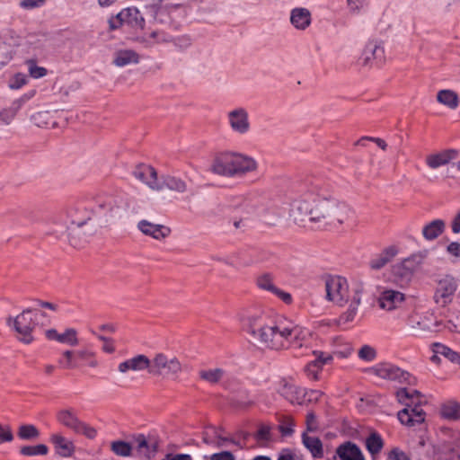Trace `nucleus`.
<instances>
[{"mask_svg": "<svg viewBox=\"0 0 460 460\" xmlns=\"http://www.w3.org/2000/svg\"><path fill=\"white\" fill-rule=\"evenodd\" d=\"M297 197L291 203V216L295 222H310L323 225L342 224L349 208L331 197L320 180H306L297 187Z\"/></svg>", "mask_w": 460, "mask_h": 460, "instance_id": "nucleus-1", "label": "nucleus"}, {"mask_svg": "<svg viewBox=\"0 0 460 460\" xmlns=\"http://www.w3.org/2000/svg\"><path fill=\"white\" fill-rule=\"evenodd\" d=\"M243 325L252 338L267 349L280 350L301 348L307 331L287 320L268 323L260 311H249L243 315Z\"/></svg>", "mask_w": 460, "mask_h": 460, "instance_id": "nucleus-2", "label": "nucleus"}, {"mask_svg": "<svg viewBox=\"0 0 460 460\" xmlns=\"http://www.w3.org/2000/svg\"><path fill=\"white\" fill-rule=\"evenodd\" d=\"M39 314L45 316L43 312L27 308L16 317L13 318L10 316L7 318V325L15 331L16 337L20 341L25 344L32 342V332L38 324L36 318Z\"/></svg>", "mask_w": 460, "mask_h": 460, "instance_id": "nucleus-3", "label": "nucleus"}, {"mask_svg": "<svg viewBox=\"0 0 460 460\" xmlns=\"http://www.w3.org/2000/svg\"><path fill=\"white\" fill-rule=\"evenodd\" d=\"M21 46L26 59L44 60L49 55L50 39L46 33L29 34Z\"/></svg>", "mask_w": 460, "mask_h": 460, "instance_id": "nucleus-4", "label": "nucleus"}, {"mask_svg": "<svg viewBox=\"0 0 460 460\" xmlns=\"http://www.w3.org/2000/svg\"><path fill=\"white\" fill-rule=\"evenodd\" d=\"M181 371V365L175 357L158 353L150 360L149 374L153 376H176Z\"/></svg>", "mask_w": 460, "mask_h": 460, "instance_id": "nucleus-5", "label": "nucleus"}, {"mask_svg": "<svg viewBox=\"0 0 460 460\" xmlns=\"http://www.w3.org/2000/svg\"><path fill=\"white\" fill-rule=\"evenodd\" d=\"M369 372L390 381H395L400 384L411 385L414 383L415 378L411 376L407 371L401 369L400 367L391 363H380L369 369Z\"/></svg>", "mask_w": 460, "mask_h": 460, "instance_id": "nucleus-6", "label": "nucleus"}, {"mask_svg": "<svg viewBox=\"0 0 460 460\" xmlns=\"http://www.w3.org/2000/svg\"><path fill=\"white\" fill-rule=\"evenodd\" d=\"M326 297L328 300L343 305L349 299L347 279L341 276H329L325 279Z\"/></svg>", "mask_w": 460, "mask_h": 460, "instance_id": "nucleus-7", "label": "nucleus"}, {"mask_svg": "<svg viewBox=\"0 0 460 460\" xmlns=\"http://www.w3.org/2000/svg\"><path fill=\"white\" fill-rule=\"evenodd\" d=\"M57 418L62 425L76 434L85 436L89 439H93L97 435V430L93 427L80 420L71 410L58 411Z\"/></svg>", "mask_w": 460, "mask_h": 460, "instance_id": "nucleus-8", "label": "nucleus"}, {"mask_svg": "<svg viewBox=\"0 0 460 460\" xmlns=\"http://www.w3.org/2000/svg\"><path fill=\"white\" fill-rule=\"evenodd\" d=\"M458 288V280L450 275L445 276L438 280L435 291V302L441 306H446L451 303L453 296Z\"/></svg>", "mask_w": 460, "mask_h": 460, "instance_id": "nucleus-9", "label": "nucleus"}, {"mask_svg": "<svg viewBox=\"0 0 460 460\" xmlns=\"http://www.w3.org/2000/svg\"><path fill=\"white\" fill-rule=\"evenodd\" d=\"M421 400H419L415 403L405 402V408L401 410L397 414L399 421L409 427H413L424 422L425 412L421 409Z\"/></svg>", "mask_w": 460, "mask_h": 460, "instance_id": "nucleus-10", "label": "nucleus"}, {"mask_svg": "<svg viewBox=\"0 0 460 460\" xmlns=\"http://www.w3.org/2000/svg\"><path fill=\"white\" fill-rule=\"evenodd\" d=\"M385 59V50L381 43L377 40L368 41L358 59V63L362 66H368L372 65V60H375L377 66L383 64Z\"/></svg>", "mask_w": 460, "mask_h": 460, "instance_id": "nucleus-11", "label": "nucleus"}, {"mask_svg": "<svg viewBox=\"0 0 460 460\" xmlns=\"http://www.w3.org/2000/svg\"><path fill=\"white\" fill-rule=\"evenodd\" d=\"M140 456L151 458L158 450V440L154 436L138 434L134 438V447Z\"/></svg>", "mask_w": 460, "mask_h": 460, "instance_id": "nucleus-12", "label": "nucleus"}, {"mask_svg": "<svg viewBox=\"0 0 460 460\" xmlns=\"http://www.w3.org/2000/svg\"><path fill=\"white\" fill-rule=\"evenodd\" d=\"M133 175L153 190H161V185H158L159 178L157 172L154 167L146 164H138L134 169Z\"/></svg>", "mask_w": 460, "mask_h": 460, "instance_id": "nucleus-13", "label": "nucleus"}, {"mask_svg": "<svg viewBox=\"0 0 460 460\" xmlns=\"http://www.w3.org/2000/svg\"><path fill=\"white\" fill-rule=\"evenodd\" d=\"M211 171L218 175L234 176V153H222L217 155L211 165Z\"/></svg>", "mask_w": 460, "mask_h": 460, "instance_id": "nucleus-14", "label": "nucleus"}, {"mask_svg": "<svg viewBox=\"0 0 460 460\" xmlns=\"http://www.w3.org/2000/svg\"><path fill=\"white\" fill-rule=\"evenodd\" d=\"M228 122L231 128L239 134H245L249 131L250 123L248 112L243 108H237L228 112Z\"/></svg>", "mask_w": 460, "mask_h": 460, "instance_id": "nucleus-15", "label": "nucleus"}, {"mask_svg": "<svg viewBox=\"0 0 460 460\" xmlns=\"http://www.w3.org/2000/svg\"><path fill=\"white\" fill-rule=\"evenodd\" d=\"M405 299L404 294L394 289H384L378 297L380 308L392 311L401 306Z\"/></svg>", "mask_w": 460, "mask_h": 460, "instance_id": "nucleus-16", "label": "nucleus"}, {"mask_svg": "<svg viewBox=\"0 0 460 460\" xmlns=\"http://www.w3.org/2000/svg\"><path fill=\"white\" fill-rule=\"evenodd\" d=\"M333 460H366L360 447L351 442L346 441L337 447Z\"/></svg>", "mask_w": 460, "mask_h": 460, "instance_id": "nucleus-17", "label": "nucleus"}, {"mask_svg": "<svg viewBox=\"0 0 460 460\" xmlns=\"http://www.w3.org/2000/svg\"><path fill=\"white\" fill-rule=\"evenodd\" d=\"M150 359L146 355H137L131 358H128L118 366V370L126 374L128 371H142L147 369L149 371Z\"/></svg>", "mask_w": 460, "mask_h": 460, "instance_id": "nucleus-18", "label": "nucleus"}, {"mask_svg": "<svg viewBox=\"0 0 460 460\" xmlns=\"http://www.w3.org/2000/svg\"><path fill=\"white\" fill-rule=\"evenodd\" d=\"M137 228L145 235L151 236L156 240L165 238L171 233L170 228L163 225L153 224L147 220L139 221L137 224Z\"/></svg>", "mask_w": 460, "mask_h": 460, "instance_id": "nucleus-19", "label": "nucleus"}, {"mask_svg": "<svg viewBox=\"0 0 460 460\" xmlns=\"http://www.w3.org/2000/svg\"><path fill=\"white\" fill-rule=\"evenodd\" d=\"M93 215V209L87 208L84 203H79L71 208L68 211V217L71 218V225L78 228L86 224Z\"/></svg>", "mask_w": 460, "mask_h": 460, "instance_id": "nucleus-20", "label": "nucleus"}, {"mask_svg": "<svg viewBox=\"0 0 460 460\" xmlns=\"http://www.w3.org/2000/svg\"><path fill=\"white\" fill-rule=\"evenodd\" d=\"M414 271V261L411 259H405L394 266L393 272L397 277L396 281L401 286L406 285L411 279Z\"/></svg>", "mask_w": 460, "mask_h": 460, "instance_id": "nucleus-21", "label": "nucleus"}, {"mask_svg": "<svg viewBox=\"0 0 460 460\" xmlns=\"http://www.w3.org/2000/svg\"><path fill=\"white\" fill-rule=\"evenodd\" d=\"M457 155V150L447 149L440 153L428 155L426 158V163L429 168L437 169L440 166L447 164L452 160L456 159Z\"/></svg>", "mask_w": 460, "mask_h": 460, "instance_id": "nucleus-22", "label": "nucleus"}, {"mask_svg": "<svg viewBox=\"0 0 460 460\" xmlns=\"http://www.w3.org/2000/svg\"><path fill=\"white\" fill-rule=\"evenodd\" d=\"M315 358L310 361L305 367V372L312 378L316 380L323 367L332 360V357L323 352H314Z\"/></svg>", "mask_w": 460, "mask_h": 460, "instance_id": "nucleus-23", "label": "nucleus"}, {"mask_svg": "<svg viewBox=\"0 0 460 460\" xmlns=\"http://www.w3.org/2000/svg\"><path fill=\"white\" fill-rule=\"evenodd\" d=\"M119 20L123 21V23H127L133 28L142 29L145 25V19L136 7H128L120 11L119 13Z\"/></svg>", "mask_w": 460, "mask_h": 460, "instance_id": "nucleus-24", "label": "nucleus"}, {"mask_svg": "<svg viewBox=\"0 0 460 460\" xmlns=\"http://www.w3.org/2000/svg\"><path fill=\"white\" fill-rule=\"evenodd\" d=\"M362 292V286H358V288L355 289L352 301L349 304L348 310L343 313L338 319V323L340 325L346 324L354 320L358 312V305H360Z\"/></svg>", "mask_w": 460, "mask_h": 460, "instance_id": "nucleus-25", "label": "nucleus"}, {"mask_svg": "<svg viewBox=\"0 0 460 460\" xmlns=\"http://www.w3.org/2000/svg\"><path fill=\"white\" fill-rule=\"evenodd\" d=\"M256 169V162L248 156L234 153V176L252 172Z\"/></svg>", "mask_w": 460, "mask_h": 460, "instance_id": "nucleus-26", "label": "nucleus"}, {"mask_svg": "<svg viewBox=\"0 0 460 460\" xmlns=\"http://www.w3.org/2000/svg\"><path fill=\"white\" fill-rule=\"evenodd\" d=\"M158 185H161V190L165 188L179 193H183L187 190V184L184 181L169 174L162 175L158 180Z\"/></svg>", "mask_w": 460, "mask_h": 460, "instance_id": "nucleus-27", "label": "nucleus"}, {"mask_svg": "<svg viewBox=\"0 0 460 460\" xmlns=\"http://www.w3.org/2000/svg\"><path fill=\"white\" fill-rule=\"evenodd\" d=\"M139 62V55L132 49H119L114 53L113 64L116 66H126Z\"/></svg>", "mask_w": 460, "mask_h": 460, "instance_id": "nucleus-28", "label": "nucleus"}, {"mask_svg": "<svg viewBox=\"0 0 460 460\" xmlns=\"http://www.w3.org/2000/svg\"><path fill=\"white\" fill-rule=\"evenodd\" d=\"M445 229L446 222L442 219H435L423 226L422 235L427 241H433L441 235Z\"/></svg>", "mask_w": 460, "mask_h": 460, "instance_id": "nucleus-29", "label": "nucleus"}, {"mask_svg": "<svg viewBox=\"0 0 460 460\" xmlns=\"http://www.w3.org/2000/svg\"><path fill=\"white\" fill-rule=\"evenodd\" d=\"M443 419L456 421L460 420V402L456 400H447L444 402L439 410Z\"/></svg>", "mask_w": 460, "mask_h": 460, "instance_id": "nucleus-30", "label": "nucleus"}, {"mask_svg": "<svg viewBox=\"0 0 460 460\" xmlns=\"http://www.w3.org/2000/svg\"><path fill=\"white\" fill-rule=\"evenodd\" d=\"M50 441L54 445L56 451L62 456H69L73 454L75 447L72 441L68 440L60 434L51 435Z\"/></svg>", "mask_w": 460, "mask_h": 460, "instance_id": "nucleus-31", "label": "nucleus"}, {"mask_svg": "<svg viewBox=\"0 0 460 460\" xmlns=\"http://www.w3.org/2000/svg\"><path fill=\"white\" fill-rule=\"evenodd\" d=\"M302 443L305 447V448L311 453L314 458H323V443L319 438L308 436L306 433H303Z\"/></svg>", "mask_w": 460, "mask_h": 460, "instance_id": "nucleus-32", "label": "nucleus"}, {"mask_svg": "<svg viewBox=\"0 0 460 460\" xmlns=\"http://www.w3.org/2000/svg\"><path fill=\"white\" fill-rule=\"evenodd\" d=\"M291 23L299 30H305L311 22V13L305 8H295L290 15Z\"/></svg>", "mask_w": 460, "mask_h": 460, "instance_id": "nucleus-33", "label": "nucleus"}, {"mask_svg": "<svg viewBox=\"0 0 460 460\" xmlns=\"http://www.w3.org/2000/svg\"><path fill=\"white\" fill-rule=\"evenodd\" d=\"M227 207L234 210H241L245 214H252L256 211V204L251 199L243 197H236L233 199Z\"/></svg>", "mask_w": 460, "mask_h": 460, "instance_id": "nucleus-34", "label": "nucleus"}, {"mask_svg": "<svg viewBox=\"0 0 460 460\" xmlns=\"http://www.w3.org/2000/svg\"><path fill=\"white\" fill-rule=\"evenodd\" d=\"M366 447L374 458L384 447L382 437L376 431L371 432L365 441Z\"/></svg>", "mask_w": 460, "mask_h": 460, "instance_id": "nucleus-35", "label": "nucleus"}, {"mask_svg": "<svg viewBox=\"0 0 460 460\" xmlns=\"http://www.w3.org/2000/svg\"><path fill=\"white\" fill-rule=\"evenodd\" d=\"M437 101L447 106L449 109L455 110L458 107L459 98L453 90H440L437 94Z\"/></svg>", "mask_w": 460, "mask_h": 460, "instance_id": "nucleus-36", "label": "nucleus"}, {"mask_svg": "<svg viewBox=\"0 0 460 460\" xmlns=\"http://www.w3.org/2000/svg\"><path fill=\"white\" fill-rule=\"evenodd\" d=\"M397 253V251L394 247L386 248L382 253L373 258L370 261V267L373 270H380L386 263H388L392 258H394Z\"/></svg>", "mask_w": 460, "mask_h": 460, "instance_id": "nucleus-37", "label": "nucleus"}, {"mask_svg": "<svg viewBox=\"0 0 460 460\" xmlns=\"http://www.w3.org/2000/svg\"><path fill=\"white\" fill-rule=\"evenodd\" d=\"M211 430L213 431V436L216 438L215 447H224L227 443H231L240 449H243L245 447L244 443H242L240 440H237L232 437L222 435L217 427L211 426Z\"/></svg>", "mask_w": 460, "mask_h": 460, "instance_id": "nucleus-38", "label": "nucleus"}, {"mask_svg": "<svg viewBox=\"0 0 460 460\" xmlns=\"http://www.w3.org/2000/svg\"><path fill=\"white\" fill-rule=\"evenodd\" d=\"M396 397L399 402L405 405V402L415 403L419 400L423 399L421 394L417 390H408L407 388H401L396 392Z\"/></svg>", "mask_w": 460, "mask_h": 460, "instance_id": "nucleus-39", "label": "nucleus"}, {"mask_svg": "<svg viewBox=\"0 0 460 460\" xmlns=\"http://www.w3.org/2000/svg\"><path fill=\"white\" fill-rule=\"evenodd\" d=\"M433 352L436 353L437 355L444 356L446 358H447L451 362H454V363L460 362V355L444 344L434 343L433 344Z\"/></svg>", "mask_w": 460, "mask_h": 460, "instance_id": "nucleus-40", "label": "nucleus"}, {"mask_svg": "<svg viewBox=\"0 0 460 460\" xmlns=\"http://www.w3.org/2000/svg\"><path fill=\"white\" fill-rule=\"evenodd\" d=\"M111 450L116 456L128 457L132 455L133 446L123 440H115L111 443Z\"/></svg>", "mask_w": 460, "mask_h": 460, "instance_id": "nucleus-41", "label": "nucleus"}, {"mask_svg": "<svg viewBox=\"0 0 460 460\" xmlns=\"http://www.w3.org/2000/svg\"><path fill=\"white\" fill-rule=\"evenodd\" d=\"M282 395L288 400L291 403H300V400L304 394L302 389L292 385H287L282 390Z\"/></svg>", "mask_w": 460, "mask_h": 460, "instance_id": "nucleus-42", "label": "nucleus"}, {"mask_svg": "<svg viewBox=\"0 0 460 460\" xmlns=\"http://www.w3.org/2000/svg\"><path fill=\"white\" fill-rule=\"evenodd\" d=\"M18 436L23 440L36 439L40 436V431L34 425L23 424L19 427Z\"/></svg>", "mask_w": 460, "mask_h": 460, "instance_id": "nucleus-43", "label": "nucleus"}, {"mask_svg": "<svg viewBox=\"0 0 460 460\" xmlns=\"http://www.w3.org/2000/svg\"><path fill=\"white\" fill-rule=\"evenodd\" d=\"M224 373L225 372L222 368L201 370L199 372V376L201 379L210 384H217L221 380V378L224 376Z\"/></svg>", "mask_w": 460, "mask_h": 460, "instance_id": "nucleus-44", "label": "nucleus"}, {"mask_svg": "<svg viewBox=\"0 0 460 460\" xmlns=\"http://www.w3.org/2000/svg\"><path fill=\"white\" fill-rule=\"evenodd\" d=\"M20 452L27 456H45L48 454L49 448L46 445L39 444L36 446H24L21 447Z\"/></svg>", "mask_w": 460, "mask_h": 460, "instance_id": "nucleus-45", "label": "nucleus"}, {"mask_svg": "<svg viewBox=\"0 0 460 460\" xmlns=\"http://www.w3.org/2000/svg\"><path fill=\"white\" fill-rule=\"evenodd\" d=\"M448 433V439L445 441L446 453L450 456V447H455L457 449L460 448V431L447 429Z\"/></svg>", "mask_w": 460, "mask_h": 460, "instance_id": "nucleus-46", "label": "nucleus"}, {"mask_svg": "<svg viewBox=\"0 0 460 460\" xmlns=\"http://www.w3.org/2000/svg\"><path fill=\"white\" fill-rule=\"evenodd\" d=\"M232 402L237 407L244 408L252 405L253 401L249 398L248 392L246 390H240L233 395Z\"/></svg>", "mask_w": 460, "mask_h": 460, "instance_id": "nucleus-47", "label": "nucleus"}, {"mask_svg": "<svg viewBox=\"0 0 460 460\" xmlns=\"http://www.w3.org/2000/svg\"><path fill=\"white\" fill-rule=\"evenodd\" d=\"M41 60L26 59L25 62L28 66L29 74L33 78H41L47 75V69L37 66L38 62Z\"/></svg>", "mask_w": 460, "mask_h": 460, "instance_id": "nucleus-48", "label": "nucleus"}, {"mask_svg": "<svg viewBox=\"0 0 460 460\" xmlns=\"http://www.w3.org/2000/svg\"><path fill=\"white\" fill-rule=\"evenodd\" d=\"M76 334L77 332L75 329H67L64 333L59 334L58 342L75 346L78 344Z\"/></svg>", "mask_w": 460, "mask_h": 460, "instance_id": "nucleus-49", "label": "nucleus"}, {"mask_svg": "<svg viewBox=\"0 0 460 460\" xmlns=\"http://www.w3.org/2000/svg\"><path fill=\"white\" fill-rule=\"evenodd\" d=\"M257 285L260 288L268 290L272 294L277 291V287L273 284L270 274H263L257 279Z\"/></svg>", "mask_w": 460, "mask_h": 460, "instance_id": "nucleus-50", "label": "nucleus"}, {"mask_svg": "<svg viewBox=\"0 0 460 460\" xmlns=\"http://www.w3.org/2000/svg\"><path fill=\"white\" fill-rule=\"evenodd\" d=\"M12 59V48L4 40H0V68Z\"/></svg>", "mask_w": 460, "mask_h": 460, "instance_id": "nucleus-51", "label": "nucleus"}, {"mask_svg": "<svg viewBox=\"0 0 460 460\" xmlns=\"http://www.w3.org/2000/svg\"><path fill=\"white\" fill-rule=\"evenodd\" d=\"M358 357L362 360L370 362L376 358V351L373 347L369 345H364L358 350Z\"/></svg>", "mask_w": 460, "mask_h": 460, "instance_id": "nucleus-52", "label": "nucleus"}, {"mask_svg": "<svg viewBox=\"0 0 460 460\" xmlns=\"http://www.w3.org/2000/svg\"><path fill=\"white\" fill-rule=\"evenodd\" d=\"M27 76L23 74H16L13 77L11 78L9 82V87L11 89H20L23 85L27 84Z\"/></svg>", "mask_w": 460, "mask_h": 460, "instance_id": "nucleus-53", "label": "nucleus"}, {"mask_svg": "<svg viewBox=\"0 0 460 460\" xmlns=\"http://www.w3.org/2000/svg\"><path fill=\"white\" fill-rule=\"evenodd\" d=\"M46 0H21L19 6L24 10H32L42 7Z\"/></svg>", "mask_w": 460, "mask_h": 460, "instance_id": "nucleus-54", "label": "nucleus"}, {"mask_svg": "<svg viewBox=\"0 0 460 460\" xmlns=\"http://www.w3.org/2000/svg\"><path fill=\"white\" fill-rule=\"evenodd\" d=\"M65 359H60L58 361L59 365L65 368H74L75 367V363L74 361L75 352L72 350H66L63 353Z\"/></svg>", "mask_w": 460, "mask_h": 460, "instance_id": "nucleus-55", "label": "nucleus"}, {"mask_svg": "<svg viewBox=\"0 0 460 460\" xmlns=\"http://www.w3.org/2000/svg\"><path fill=\"white\" fill-rule=\"evenodd\" d=\"M293 420L290 418H285L279 425V429L283 436L288 437L293 434Z\"/></svg>", "mask_w": 460, "mask_h": 460, "instance_id": "nucleus-56", "label": "nucleus"}, {"mask_svg": "<svg viewBox=\"0 0 460 460\" xmlns=\"http://www.w3.org/2000/svg\"><path fill=\"white\" fill-rule=\"evenodd\" d=\"M113 206L111 202L100 201L95 210H93V214L100 216H106L108 213H112Z\"/></svg>", "mask_w": 460, "mask_h": 460, "instance_id": "nucleus-57", "label": "nucleus"}, {"mask_svg": "<svg viewBox=\"0 0 460 460\" xmlns=\"http://www.w3.org/2000/svg\"><path fill=\"white\" fill-rule=\"evenodd\" d=\"M13 439V435L10 426L2 425L0 423V444L4 442H11Z\"/></svg>", "mask_w": 460, "mask_h": 460, "instance_id": "nucleus-58", "label": "nucleus"}, {"mask_svg": "<svg viewBox=\"0 0 460 460\" xmlns=\"http://www.w3.org/2000/svg\"><path fill=\"white\" fill-rule=\"evenodd\" d=\"M388 460H411L409 456L399 447H394L388 453Z\"/></svg>", "mask_w": 460, "mask_h": 460, "instance_id": "nucleus-59", "label": "nucleus"}, {"mask_svg": "<svg viewBox=\"0 0 460 460\" xmlns=\"http://www.w3.org/2000/svg\"><path fill=\"white\" fill-rule=\"evenodd\" d=\"M270 428L267 425H261L254 438L259 441H268L270 438Z\"/></svg>", "mask_w": 460, "mask_h": 460, "instance_id": "nucleus-60", "label": "nucleus"}, {"mask_svg": "<svg viewBox=\"0 0 460 460\" xmlns=\"http://www.w3.org/2000/svg\"><path fill=\"white\" fill-rule=\"evenodd\" d=\"M446 252L450 256L460 259V243L459 242H451L446 247Z\"/></svg>", "mask_w": 460, "mask_h": 460, "instance_id": "nucleus-61", "label": "nucleus"}, {"mask_svg": "<svg viewBox=\"0 0 460 460\" xmlns=\"http://www.w3.org/2000/svg\"><path fill=\"white\" fill-rule=\"evenodd\" d=\"M209 460H235L234 455L230 451H221L212 454Z\"/></svg>", "mask_w": 460, "mask_h": 460, "instance_id": "nucleus-62", "label": "nucleus"}, {"mask_svg": "<svg viewBox=\"0 0 460 460\" xmlns=\"http://www.w3.org/2000/svg\"><path fill=\"white\" fill-rule=\"evenodd\" d=\"M14 117L15 114L9 108L0 111V120L4 124H9Z\"/></svg>", "mask_w": 460, "mask_h": 460, "instance_id": "nucleus-63", "label": "nucleus"}, {"mask_svg": "<svg viewBox=\"0 0 460 460\" xmlns=\"http://www.w3.org/2000/svg\"><path fill=\"white\" fill-rule=\"evenodd\" d=\"M150 38L154 39L158 43L171 41V37L163 31H153L150 34Z\"/></svg>", "mask_w": 460, "mask_h": 460, "instance_id": "nucleus-64", "label": "nucleus"}]
</instances>
